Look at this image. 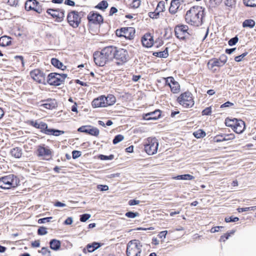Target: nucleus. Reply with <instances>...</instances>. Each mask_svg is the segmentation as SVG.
<instances>
[{
    "label": "nucleus",
    "mask_w": 256,
    "mask_h": 256,
    "mask_svg": "<svg viewBox=\"0 0 256 256\" xmlns=\"http://www.w3.org/2000/svg\"><path fill=\"white\" fill-rule=\"evenodd\" d=\"M52 218V216L40 218L38 220V222L39 224H44L46 222H50Z\"/></svg>",
    "instance_id": "nucleus-60"
},
{
    "label": "nucleus",
    "mask_w": 256,
    "mask_h": 256,
    "mask_svg": "<svg viewBox=\"0 0 256 256\" xmlns=\"http://www.w3.org/2000/svg\"><path fill=\"white\" fill-rule=\"evenodd\" d=\"M148 142L144 145V150L148 154H154L157 152L158 142L155 138L152 139L150 141L148 140Z\"/></svg>",
    "instance_id": "nucleus-13"
},
{
    "label": "nucleus",
    "mask_w": 256,
    "mask_h": 256,
    "mask_svg": "<svg viewBox=\"0 0 256 256\" xmlns=\"http://www.w3.org/2000/svg\"><path fill=\"white\" fill-rule=\"evenodd\" d=\"M173 81L171 84V87H170V90L173 94H178L180 90V84L177 81L175 80L174 78Z\"/></svg>",
    "instance_id": "nucleus-34"
},
{
    "label": "nucleus",
    "mask_w": 256,
    "mask_h": 256,
    "mask_svg": "<svg viewBox=\"0 0 256 256\" xmlns=\"http://www.w3.org/2000/svg\"><path fill=\"white\" fill-rule=\"evenodd\" d=\"M234 131L238 134H242L246 129V123L242 119H238L236 122Z\"/></svg>",
    "instance_id": "nucleus-17"
},
{
    "label": "nucleus",
    "mask_w": 256,
    "mask_h": 256,
    "mask_svg": "<svg viewBox=\"0 0 256 256\" xmlns=\"http://www.w3.org/2000/svg\"><path fill=\"white\" fill-rule=\"evenodd\" d=\"M188 30V26L183 24H179L175 26V36L178 38L180 40H184L186 38V34L190 35Z\"/></svg>",
    "instance_id": "nucleus-10"
},
{
    "label": "nucleus",
    "mask_w": 256,
    "mask_h": 256,
    "mask_svg": "<svg viewBox=\"0 0 256 256\" xmlns=\"http://www.w3.org/2000/svg\"><path fill=\"white\" fill-rule=\"evenodd\" d=\"M91 216L90 214H84L80 216V221L85 222L88 220Z\"/></svg>",
    "instance_id": "nucleus-54"
},
{
    "label": "nucleus",
    "mask_w": 256,
    "mask_h": 256,
    "mask_svg": "<svg viewBox=\"0 0 256 256\" xmlns=\"http://www.w3.org/2000/svg\"><path fill=\"white\" fill-rule=\"evenodd\" d=\"M51 64L56 68L62 70H64L66 68V66H64L63 63L60 62L56 58H52L51 59Z\"/></svg>",
    "instance_id": "nucleus-26"
},
{
    "label": "nucleus",
    "mask_w": 256,
    "mask_h": 256,
    "mask_svg": "<svg viewBox=\"0 0 256 256\" xmlns=\"http://www.w3.org/2000/svg\"><path fill=\"white\" fill-rule=\"evenodd\" d=\"M224 229V226H216L212 227L210 230L211 233H215L220 231H222Z\"/></svg>",
    "instance_id": "nucleus-53"
},
{
    "label": "nucleus",
    "mask_w": 256,
    "mask_h": 256,
    "mask_svg": "<svg viewBox=\"0 0 256 256\" xmlns=\"http://www.w3.org/2000/svg\"><path fill=\"white\" fill-rule=\"evenodd\" d=\"M89 22L98 24L103 22L102 16L98 12H90L88 16Z\"/></svg>",
    "instance_id": "nucleus-15"
},
{
    "label": "nucleus",
    "mask_w": 256,
    "mask_h": 256,
    "mask_svg": "<svg viewBox=\"0 0 256 256\" xmlns=\"http://www.w3.org/2000/svg\"><path fill=\"white\" fill-rule=\"evenodd\" d=\"M255 24L256 22L252 19H246L242 23V26L244 28H254Z\"/></svg>",
    "instance_id": "nucleus-32"
},
{
    "label": "nucleus",
    "mask_w": 256,
    "mask_h": 256,
    "mask_svg": "<svg viewBox=\"0 0 256 256\" xmlns=\"http://www.w3.org/2000/svg\"><path fill=\"white\" fill-rule=\"evenodd\" d=\"M112 49L110 46L102 48L100 52H96L94 54V59L95 64L100 66H103L112 60Z\"/></svg>",
    "instance_id": "nucleus-2"
},
{
    "label": "nucleus",
    "mask_w": 256,
    "mask_h": 256,
    "mask_svg": "<svg viewBox=\"0 0 256 256\" xmlns=\"http://www.w3.org/2000/svg\"><path fill=\"white\" fill-rule=\"evenodd\" d=\"M236 1L235 0H224V4L226 6L232 8L236 4Z\"/></svg>",
    "instance_id": "nucleus-46"
},
{
    "label": "nucleus",
    "mask_w": 256,
    "mask_h": 256,
    "mask_svg": "<svg viewBox=\"0 0 256 256\" xmlns=\"http://www.w3.org/2000/svg\"><path fill=\"white\" fill-rule=\"evenodd\" d=\"M124 138V136L122 134H118L112 140V143L116 144L122 141Z\"/></svg>",
    "instance_id": "nucleus-42"
},
{
    "label": "nucleus",
    "mask_w": 256,
    "mask_h": 256,
    "mask_svg": "<svg viewBox=\"0 0 256 256\" xmlns=\"http://www.w3.org/2000/svg\"><path fill=\"white\" fill-rule=\"evenodd\" d=\"M224 138L222 139L221 140H232L234 138L235 136L234 134H224Z\"/></svg>",
    "instance_id": "nucleus-44"
},
{
    "label": "nucleus",
    "mask_w": 256,
    "mask_h": 256,
    "mask_svg": "<svg viewBox=\"0 0 256 256\" xmlns=\"http://www.w3.org/2000/svg\"><path fill=\"white\" fill-rule=\"evenodd\" d=\"M150 12L148 13L149 16L152 18H158L159 16L160 12Z\"/></svg>",
    "instance_id": "nucleus-59"
},
{
    "label": "nucleus",
    "mask_w": 256,
    "mask_h": 256,
    "mask_svg": "<svg viewBox=\"0 0 256 256\" xmlns=\"http://www.w3.org/2000/svg\"><path fill=\"white\" fill-rule=\"evenodd\" d=\"M67 76L68 75L64 74H60L57 72H51L47 76L46 84L48 83L50 86H59L64 84Z\"/></svg>",
    "instance_id": "nucleus-6"
},
{
    "label": "nucleus",
    "mask_w": 256,
    "mask_h": 256,
    "mask_svg": "<svg viewBox=\"0 0 256 256\" xmlns=\"http://www.w3.org/2000/svg\"><path fill=\"white\" fill-rule=\"evenodd\" d=\"M92 246L93 247L92 249L91 250L94 251L98 249L99 248H100L102 246V244L98 242H93L91 244Z\"/></svg>",
    "instance_id": "nucleus-63"
},
{
    "label": "nucleus",
    "mask_w": 256,
    "mask_h": 256,
    "mask_svg": "<svg viewBox=\"0 0 256 256\" xmlns=\"http://www.w3.org/2000/svg\"><path fill=\"white\" fill-rule=\"evenodd\" d=\"M125 216L129 218H134L139 216L138 212H134L132 211L128 212L126 213Z\"/></svg>",
    "instance_id": "nucleus-50"
},
{
    "label": "nucleus",
    "mask_w": 256,
    "mask_h": 256,
    "mask_svg": "<svg viewBox=\"0 0 256 256\" xmlns=\"http://www.w3.org/2000/svg\"><path fill=\"white\" fill-rule=\"evenodd\" d=\"M170 178L176 180H192L194 178V177L190 174H184L172 176Z\"/></svg>",
    "instance_id": "nucleus-27"
},
{
    "label": "nucleus",
    "mask_w": 256,
    "mask_h": 256,
    "mask_svg": "<svg viewBox=\"0 0 256 256\" xmlns=\"http://www.w3.org/2000/svg\"><path fill=\"white\" fill-rule=\"evenodd\" d=\"M171 177L169 176L168 178H166L164 174H161V189H164L166 187H170V188H172L173 186L170 182L172 180H171Z\"/></svg>",
    "instance_id": "nucleus-20"
},
{
    "label": "nucleus",
    "mask_w": 256,
    "mask_h": 256,
    "mask_svg": "<svg viewBox=\"0 0 256 256\" xmlns=\"http://www.w3.org/2000/svg\"><path fill=\"white\" fill-rule=\"evenodd\" d=\"M38 252L46 256H51V252L47 247H42Z\"/></svg>",
    "instance_id": "nucleus-41"
},
{
    "label": "nucleus",
    "mask_w": 256,
    "mask_h": 256,
    "mask_svg": "<svg viewBox=\"0 0 256 256\" xmlns=\"http://www.w3.org/2000/svg\"><path fill=\"white\" fill-rule=\"evenodd\" d=\"M47 13L53 18H56L57 22H61L64 17V10L60 8H48L46 10Z\"/></svg>",
    "instance_id": "nucleus-12"
},
{
    "label": "nucleus",
    "mask_w": 256,
    "mask_h": 256,
    "mask_svg": "<svg viewBox=\"0 0 256 256\" xmlns=\"http://www.w3.org/2000/svg\"><path fill=\"white\" fill-rule=\"evenodd\" d=\"M104 100L105 103L106 107L108 106L113 105L116 102V98L115 96L112 94H108L107 96H102Z\"/></svg>",
    "instance_id": "nucleus-24"
},
{
    "label": "nucleus",
    "mask_w": 256,
    "mask_h": 256,
    "mask_svg": "<svg viewBox=\"0 0 256 256\" xmlns=\"http://www.w3.org/2000/svg\"><path fill=\"white\" fill-rule=\"evenodd\" d=\"M20 182L18 178L14 174H9L0 178V187L3 189H9L16 187Z\"/></svg>",
    "instance_id": "nucleus-4"
},
{
    "label": "nucleus",
    "mask_w": 256,
    "mask_h": 256,
    "mask_svg": "<svg viewBox=\"0 0 256 256\" xmlns=\"http://www.w3.org/2000/svg\"><path fill=\"white\" fill-rule=\"evenodd\" d=\"M38 129L40 130L42 133L46 134L48 130V124L43 122L40 121Z\"/></svg>",
    "instance_id": "nucleus-38"
},
{
    "label": "nucleus",
    "mask_w": 256,
    "mask_h": 256,
    "mask_svg": "<svg viewBox=\"0 0 256 256\" xmlns=\"http://www.w3.org/2000/svg\"><path fill=\"white\" fill-rule=\"evenodd\" d=\"M142 42L144 46L150 48L154 44L153 36L149 33L145 34L142 38Z\"/></svg>",
    "instance_id": "nucleus-16"
},
{
    "label": "nucleus",
    "mask_w": 256,
    "mask_h": 256,
    "mask_svg": "<svg viewBox=\"0 0 256 256\" xmlns=\"http://www.w3.org/2000/svg\"><path fill=\"white\" fill-rule=\"evenodd\" d=\"M142 244L138 240H130L127 244V256H140Z\"/></svg>",
    "instance_id": "nucleus-5"
},
{
    "label": "nucleus",
    "mask_w": 256,
    "mask_h": 256,
    "mask_svg": "<svg viewBox=\"0 0 256 256\" xmlns=\"http://www.w3.org/2000/svg\"><path fill=\"white\" fill-rule=\"evenodd\" d=\"M78 131L96 136H98L100 133L98 128L90 125L82 126L78 129Z\"/></svg>",
    "instance_id": "nucleus-14"
},
{
    "label": "nucleus",
    "mask_w": 256,
    "mask_h": 256,
    "mask_svg": "<svg viewBox=\"0 0 256 256\" xmlns=\"http://www.w3.org/2000/svg\"><path fill=\"white\" fill-rule=\"evenodd\" d=\"M230 236V235L229 234H228L226 232V234H224L222 236H220V242H224L226 240H228Z\"/></svg>",
    "instance_id": "nucleus-64"
},
{
    "label": "nucleus",
    "mask_w": 256,
    "mask_h": 256,
    "mask_svg": "<svg viewBox=\"0 0 256 256\" xmlns=\"http://www.w3.org/2000/svg\"><path fill=\"white\" fill-rule=\"evenodd\" d=\"M177 102L186 108H192L194 104L192 94L189 91L182 92L176 99Z\"/></svg>",
    "instance_id": "nucleus-7"
},
{
    "label": "nucleus",
    "mask_w": 256,
    "mask_h": 256,
    "mask_svg": "<svg viewBox=\"0 0 256 256\" xmlns=\"http://www.w3.org/2000/svg\"><path fill=\"white\" fill-rule=\"evenodd\" d=\"M234 106V104L232 102H230V101H227L224 103L223 104H221L220 106V108H230L231 106Z\"/></svg>",
    "instance_id": "nucleus-57"
},
{
    "label": "nucleus",
    "mask_w": 256,
    "mask_h": 256,
    "mask_svg": "<svg viewBox=\"0 0 256 256\" xmlns=\"http://www.w3.org/2000/svg\"><path fill=\"white\" fill-rule=\"evenodd\" d=\"M140 2H141L140 0H133L130 4V8H137L140 6Z\"/></svg>",
    "instance_id": "nucleus-52"
},
{
    "label": "nucleus",
    "mask_w": 256,
    "mask_h": 256,
    "mask_svg": "<svg viewBox=\"0 0 256 256\" xmlns=\"http://www.w3.org/2000/svg\"><path fill=\"white\" fill-rule=\"evenodd\" d=\"M38 234L40 236H44L48 233L47 229L44 226H40L38 230Z\"/></svg>",
    "instance_id": "nucleus-48"
},
{
    "label": "nucleus",
    "mask_w": 256,
    "mask_h": 256,
    "mask_svg": "<svg viewBox=\"0 0 256 256\" xmlns=\"http://www.w3.org/2000/svg\"><path fill=\"white\" fill-rule=\"evenodd\" d=\"M82 154V152L80 151L74 150L72 152V158L76 159L79 158Z\"/></svg>",
    "instance_id": "nucleus-62"
},
{
    "label": "nucleus",
    "mask_w": 256,
    "mask_h": 256,
    "mask_svg": "<svg viewBox=\"0 0 256 256\" xmlns=\"http://www.w3.org/2000/svg\"><path fill=\"white\" fill-rule=\"evenodd\" d=\"M110 49H112V60L114 59L118 65H122L126 62L130 56L128 51L124 48H118L116 46H110Z\"/></svg>",
    "instance_id": "nucleus-3"
},
{
    "label": "nucleus",
    "mask_w": 256,
    "mask_h": 256,
    "mask_svg": "<svg viewBox=\"0 0 256 256\" xmlns=\"http://www.w3.org/2000/svg\"><path fill=\"white\" fill-rule=\"evenodd\" d=\"M208 66L210 69H212L214 66L220 68L222 66L224 65L222 62H220V60L218 58H212L208 61Z\"/></svg>",
    "instance_id": "nucleus-23"
},
{
    "label": "nucleus",
    "mask_w": 256,
    "mask_h": 256,
    "mask_svg": "<svg viewBox=\"0 0 256 256\" xmlns=\"http://www.w3.org/2000/svg\"><path fill=\"white\" fill-rule=\"evenodd\" d=\"M248 54V52H245L242 54L235 56L234 60L236 62H240L242 61V59Z\"/></svg>",
    "instance_id": "nucleus-49"
},
{
    "label": "nucleus",
    "mask_w": 256,
    "mask_h": 256,
    "mask_svg": "<svg viewBox=\"0 0 256 256\" xmlns=\"http://www.w3.org/2000/svg\"><path fill=\"white\" fill-rule=\"evenodd\" d=\"M238 118H232V117H227L224 120V124L226 126L228 127L231 128L232 130H234V126L236 124V122L238 120Z\"/></svg>",
    "instance_id": "nucleus-29"
},
{
    "label": "nucleus",
    "mask_w": 256,
    "mask_h": 256,
    "mask_svg": "<svg viewBox=\"0 0 256 256\" xmlns=\"http://www.w3.org/2000/svg\"><path fill=\"white\" fill-rule=\"evenodd\" d=\"M224 134H218L214 138L213 140L214 142H224V140H221L222 139L224 138Z\"/></svg>",
    "instance_id": "nucleus-55"
},
{
    "label": "nucleus",
    "mask_w": 256,
    "mask_h": 256,
    "mask_svg": "<svg viewBox=\"0 0 256 256\" xmlns=\"http://www.w3.org/2000/svg\"><path fill=\"white\" fill-rule=\"evenodd\" d=\"M45 103L42 104L44 108L48 110H52L55 108L56 106V102L54 100L48 99L45 100Z\"/></svg>",
    "instance_id": "nucleus-28"
},
{
    "label": "nucleus",
    "mask_w": 256,
    "mask_h": 256,
    "mask_svg": "<svg viewBox=\"0 0 256 256\" xmlns=\"http://www.w3.org/2000/svg\"><path fill=\"white\" fill-rule=\"evenodd\" d=\"M238 220H239V218L237 216H226L224 218V222L227 223L236 222Z\"/></svg>",
    "instance_id": "nucleus-40"
},
{
    "label": "nucleus",
    "mask_w": 256,
    "mask_h": 256,
    "mask_svg": "<svg viewBox=\"0 0 256 256\" xmlns=\"http://www.w3.org/2000/svg\"><path fill=\"white\" fill-rule=\"evenodd\" d=\"M108 6V2L106 0H103L100 2L96 6L95 8L102 10H104Z\"/></svg>",
    "instance_id": "nucleus-36"
},
{
    "label": "nucleus",
    "mask_w": 256,
    "mask_h": 256,
    "mask_svg": "<svg viewBox=\"0 0 256 256\" xmlns=\"http://www.w3.org/2000/svg\"><path fill=\"white\" fill-rule=\"evenodd\" d=\"M212 110V107L208 106L206 107L204 109L202 112V116H210L211 115Z\"/></svg>",
    "instance_id": "nucleus-47"
},
{
    "label": "nucleus",
    "mask_w": 256,
    "mask_h": 256,
    "mask_svg": "<svg viewBox=\"0 0 256 256\" xmlns=\"http://www.w3.org/2000/svg\"><path fill=\"white\" fill-rule=\"evenodd\" d=\"M204 8L194 6L186 12L185 20L189 24L198 27L204 24Z\"/></svg>",
    "instance_id": "nucleus-1"
},
{
    "label": "nucleus",
    "mask_w": 256,
    "mask_h": 256,
    "mask_svg": "<svg viewBox=\"0 0 256 256\" xmlns=\"http://www.w3.org/2000/svg\"><path fill=\"white\" fill-rule=\"evenodd\" d=\"M32 78L40 84H46V74L40 69H35L30 72Z\"/></svg>",
    "instance_id": "nucleus-11"
},
{
    "label": "nucleus",
    "mask_w": 256,
    "mask_h": 256,
    "mask_svg": "<svg viewBox=\"0 0 256 256\" xmlns=\"http://www.w3.org/2000/svg\"><path fill=\"white\" fill-rule=\"evenodd\" d=\"M162 78L164 81V86L171 87V84H172V82H174V77L170 76L168 77H162Z\"/></svg>",
    "instance_id": "nucleus-39"
},
{
    "label": "nucleus",
    "mask_w": 256,
    "mask_h": 256,
    "mask_svg": "<svg viewBox=\"0 0 256 256\" xmlns=\"http://www.w3.org/2000/svg\"><path fill=\"white\" fill-rule=\"evenodd\" d=\"M194 136L196 138H201L206 136L205 131L202 129H199L193 132Z\"/></svg>",
    "instance_id": "nucleus-37"
},
{
    "label": "nucleus",
    "mask_w": 256,
    "mask_h": 256,
    "mask_svg": "<svg viewBox=\"0 0 256 256\" xmlns=\"http://www.w3.org/2000/svg\"><path fill=\"white\" fill-rule=\"evenodd\" d=\"M218 59L220 60V62H222V64L224 65L227 62L228 57L225 54H222Z\"/></svg>",
    "instance_id": "nucleus-61"
},
{
    "label": "nucleus",
    "mask_w": 256,
    "mask_h": 256,
    "mask_svg": "<svg viewBox=\"0 0 256 256\" xmlns=\"http://www.w3.org/2000/svg\"><path fill=\"white\" fill-rule=\"evenodd\" d=\"M94 108L106 107L103 96L94 99L92 102Z\"/></svg>",
    "instance_id": "nucleus-22"
},
{
    "label": "nucleus",
    "mask_w": 256,
    "mask_h": 256,
    "mask_svg": "<svg viewBox=\"0 0 256 256\" xmlns=\"http://www.w3.org/2000/svg\"><path fill=\"white\" fill-rule=\"evenodd\" d=\"M160 118V110H156L152 112H148L143 115V118L149 120H156Z\"/></svg>",
    "instance_id": "nucleus-19"
},
{
    "label": "nucleus",
    "mask_w": 256,
    "mask_h": 256,
    "mask_svg": "<svg viewBox=\"0 0 256 256\" xmlns=\"http://www.w3.org/2000/svg\"><path fill=\"white\" fill-rule=\"evenodd\" d=\"M36 4H38V2L36 0H28L25 2V9L28 11L33 10Z\"/></svg>",
    "instance_id": "nucleus-31"
},
{
    "label": "nucleus",
    "mask_w": 256,
    "mask_h": 256,
    "mask_svg": "<svg viewBox=\"0 0 256 256\" xmlns=\"http://www.w3.org/2000/svg\"><path fill=\"white\" fill-rule=\"evenodd\" d=\"M11 38L10 37L6 36H4L0 38V46H6L11 44Z\"/></svg>",
    "instance_id": "nucleus-33"
},
{
    "label": "nucleus",
    "mask_w": 256,
    "mask_h": 256,
    "mask_svg": "<svg viewBox=\"0 0 256 256\" xmlns=\"http://www.w3.org/2000/svg\"><path fill=\"white\" fill-rule=\"evenodd\" d=\"M164 38L165 39H168L170 38L172 35L171 29L170 28H164Z\"/></svg>",
    "instance_id": "nucleus-51"
},
{
    "label": "nucleus",
    "mask_w": 256,
    "mask_h": 256,
    "mask_svg": "<svg viewBox=\"0 0 256 256\" xmlns=\"http://www.w3.org/2000/svg\"><path fill=\"white\" fill-rule=\"evenodd\" d=\"M251 2L250 3H246V0H243L244 4L246 6L249 7H256V0H250Z\"/></svg>",
    "instance_id": "nucleus-58"
},
{
    "label": "nucleus",
    "mask_w": 256,
    "mask_h": 256,
    "mask_svg": "<svg viewBox=\"0 0 256 256\" xmlns=\"http://www.w3.org/2000/svg\"><path fill=\"white\" fill-rule=\"evenodd\" d=\"M122 30H123L124 37L128 40H132L135 36V30L132 27L122 28Z\"/></svg>",
    "instance_id": "nucleus-18"
},
{
    "label": "nucleus",
    "mask_w": 256,
    "mask_h": 256,
    "mask_svg": "<svg viewBox=\"0 0 256 256\" xmlns=\"http://www.w3.org/2000/svg\"><path fill=\"white\" fill-rule=\"evenodd\" d=\"M238 41V36H235L230 38L228 41V44L230 46H232L236 44V43Z\"/></svg>",
    "instance_id": "nucleus-43"
},
{
    "label": "nucleus",
    "mask_w": 256,
    "mask_h": 256,
    "mask_svg": "<svg viewBox=\"0 0 256 256\" xmlns=\"http://www.w3.org/2000/svg\"><path fill=\"white\" fill-rule=\"evenodd\" d=\"M168 56V48L164 47V49L161 50V58H166Z\"/></svg>",
    "instance_id": "nucleus-56"
},
{
    "label": "nucleus",
    "mask_w": 256,
    "mask_h": 256,
    "mask_svg": "<svg viewBox=\"0 0 256 256\" xmlns=\"http://www.w3.org/2000/svg\"><path fill=\"white\" fill-rule=\"evenodd\" d=\"M50 248L55 251L60 250L61 246V242L56 239H52L49 242Z\"/></svg>",
    "instance_id": "nucleus-25"
},
{
    "label": "nucleus",
    "mask_w": 256,
    "mask_h": 256,
    "mask_svg": "<svg viewBox=\"0 0 256 256\" xmlns=\"http://www.w3.org/2000/svg\"><path fill=\"white\" fill-rule=\"evenodd\" d=\"M36 155L38 157H42L44 160H48L52 158V150L44 144L40 145L38 146Z\"/></svg>",
    "instance_id": "nucleus-9"
},
{
    "label": "nucleus",
    "mask_w": 256,
    "mask_h": 256,
    "mask_svg": "<svg viewBox=\"0 0 256 256\" xmlns=\"http://www.w3.org/2000/svg\"><path fill=\"white\" fill-rule=\"evenodd\" d=\"M10 153L12 156L19 158L22 156V150L19 147H16L10 150Z\"/></svg>",
    "instance_id": "nucleus-30"
},
{
    "label": "nucleus",
    "mask_w": 256,
    "mask_h": 256,
    "mask_svg": "<svg viewBox=\"0 0 256 256\" xmlns=\"http://www.w3.org/2000/svg\"><path fill=\"white\" fill-rule=\"evenodd\" d=\"M64 134V130H61L54 128H48L46 134L58 136Z\"/></svg>",
    "instance_id": "nucleus-35"
},
{
    "label": "nucleus",
    "mask_w": 256,
    "mask_h": 256,
    "mask_svg": "<svg viewBox=\"0 0 256 256\" xmlns=\"http://www.w3.org/2000/svg\"><path fill=\"white\" fill-rule=\"evenodd\" d=\"M180 4V0H172L169 8L170 12L172 14H175Z\"/></svg>",
    "instance_id": "nucleus-21"
},
{
    "label": "nucleus",
    "mask_w": 256,
    "mask_h": 256,
    "mask_svg": "<svg viewBox=\"0 0 256 256\" xmlns=\"http://www.w3.org/2000/svg\"><path fill=\"white\" fill-rule=\"evenodd\" d=\"M98 158L103 160H112L114 158V156L113 154H110V156H105L104 154H100Z\"/></svg>",
    "instance_id": "nucleus-45"
},
{
    "label": "nucleus",
    "mask_w": 256,
    "mask_h": 256,
    "mask_svg": "<svg viewBox=\"0 0 256 256\" xmlns=\"http://www.w3.org/2000/svg\"><path fill=\"white\" fill-rule=\"evenodd\" d=\"M83 16L84 13L82 12H78L76 10H72L68 14V22L72 28H78L81 22V18Z\"/></svg>",
    "instance_id": "nucleus-8"
}]
</instances>
